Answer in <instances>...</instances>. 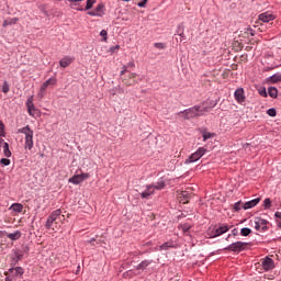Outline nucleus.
<instances>
[{"label":"nucleus","instance_id":"obj_1","mask_svg":"<svg viewBox=\"0 0 281 281\" xmlns=\"http://www.w3.org/2000/svg\"><path fill=\"white\" fill-rule=\"evenodd\" d=\"M210 106L202 104L193 105L189 109L178 112V115H182L183 120H194V117H202L205 113L210 112Z\"/></svg>","mask_w":281,"mask_h":281},{"label":"nucleus","instance_id":"obj_2","mask_svg":"<svg viewBox=\"0 0 281 281\" xmlns=\"http://www.w3.org/2000/svg\"><path fill=\"white\" fill-rule=\"evenodd\" d=\"M18 133H21L22 135H24L25 150H32V148H34V131H32V128H30V125L19 128Z\"/></svg>","mask_w":281,"mask_h":281},{"label":"nucleus","instance_id":"obj_3","mask_svg":"<svg viewBox=\"0 0 281 281\" xmlns=\"http://www.w3.org/2000/svg\"><path fill=\"white\" fill-rule=\"evenodd\" d=\"M205 153H207V148L199 147L195 153L191 154L188 159L184 160V164H195V161H199Z\"/></svg>","mask_w":281,"mask_h":281},{"label":"nucleus","instance_id":"obj_4","mask_svg":"<svg viewBox=\"0 0 281 281\" xmlns=\"http://www.w3.org/2000/svg\"><path fill=\"white\" fill-rule=\"evenodd\" d=\"M247 243L245 241H235L224 248L225 251H233L234 254H240V251H245L247 247Z\"/></svg>","mask_w":281,"mask_h":281},{"label":"nucleus","instance_id":"obj_5","mask_svg":"<svg viewBox=\"0 0 281 281\" xmlns=\"http://www.w3.org/2000/svg\"><path fill=\"white\" fill-rule=\"evenodd\" d=\"M26 108H27V113L31 115V117H38V109L34 105V95H31L26 100Z\"/></svg>","mask_w":281,"mask_h":281},{"label":"nucleus","instance_id":"obj_6","mask_svg":"<svg viewBox=\"0 0 281 281\" xmlns=\"http://www.w3.org/2000/svg\"><path fill=\"white\" fill-rule=\"evenodd\" d=\"M261 269L265 273L273 271V269H276V261H273L269 256L265 257L261 259Z\"/></svg>","mask_w":281,"mask_h":281},{"label":"nucleus","instance_id":"obj_7","mask_svg":"<svg viewBox=\"0 0 281 281\" xmlns=\"http://www.w3.org/2000/svg\"><path fill=\"white\" fill-rule=\"evenodd\" d=\"M60 214H63V211H60V209H57L55 211H53L49 216L47 217V221L45 223V227L47 229H52V226L54 225V222L58 220V216H60Z\"/></svg>","mask_w":281,"mask_h":281},{"label":"nucleus","instance_id":"obj_8","mask_svg":"<svg viewBox=\"0 0 281 281\" xmlns=\"http://www.w3.org/2000/svg\"><path fill=\"white\" fill-rule=\"evenodd\" d=\"M267 225H269V221H267V220H262L260 217H257L255 220V229L257 232H267V229H269V227H267Z\"/></svg>","mask_w":281,"mask_h":281},{"label":"nucleus","instance_id":"obj_9","mask_svg":"<svg viewBox=\"0 0 281 281\" xmlns=\"http://www.w3.org/2000/svg\"><path fill=\"white\" fill-rule=\"evenodd\" d=\"M234 98L238 104H243L246 100L245 97V89L244 88H237L234 92Z\"/></svg>","mask_w":281,"mask_h":281},{"label":"nucleus","instance_id":"obj_10","mask_svg":"<svg viewBox=\"0 0 281 281\" xmlns=\"http://www.w3.org/2000/svg\"><path fill=\"white\" fill-rule=\"evenodd\" d=\"M227 232H229V226L222 224L215 228L213 235H211V238H217V236H223V234H227Z\"/></svg>","mask_w":281,"mask_h":281},{"label":"nucleus","instance_id":"obj_11","mask_svg":"<svg viewBox=\"0 0 281 281\" xmlns=\"http://www.w3.org/2000/svg\"><path fill=\"white\" fill-rule=\"evenodd\" d=\"M258 19L262 23H269L270 21H276V15H273V13H271L270 11H266L263 13H260L258 15Z\"/></svg>","mask_w":281,"mask_h":281},{"label":"nucleus","instance_id":"obj_12","mask_svg":"<svg viewBox=\"0 0 281 281\" xmlns=\"http://www.w3.org/2000/svg\"><path fill=\"white\" fill-rule=\"evenodd\" d=\"M155 194V184H146L145 190L140 192V199H149Z\"/></svg>","mask_w":281,"mask_h":281},{"label":"nucleus","instance_id":"obj_13","mask_svg":"<svg viewBox=\"0 0 281 281\" xmlns=\"http://www.w3.org/2000/svg\"><path fill=\"white\" fill-rule=\"evenodd\" d=\"M9 273H11L14 278H23V273H25V269H23V267H12L9 269Z\"/></svg>","mask_w":281,"mask_h":281},{"label":"nucleus","instance_id":"obj_14","mask_svg":"<svg viewBox=\"0 0 281 281\" xmlns=\"http://www.w3.org/2000/svg\"><path fill=\"white\" fill-rule=\"evenodd\" d=\"M20 260H23V250L13 249L12 250V265H16Z\"/></svg>","mask_w":281,"mask_h":281},{"label":"nucleus","instance_id":"obj_15","mask_svg":"<svg viewBox=\"0 0 281 281\" xmlns=\"http://www.w3.org/2000/svg\"><path fill=\"white\" fill-rule=\"evenodd\" d=\"M175 247H177V243L170 239L169 241H166L159 246V251H168V249H175Z\"/></svg>","mask_w":281,"mask_h":281},{"label":"nucleus","instance_id":"obj_16","mask_svg":"<svg viewBox=\"0 0 281 281\" xmlns=\"http://www.w3.org/2000/svg\"><path fill=\"white\" fill-rule=\"evenodd\" d=\"M74 63V57L71 56H65L59 60V66L63 67V69H66V67H69Z\"/></svg>","mask_w":281,"mask_h":281},{"label":"nucleus","instance_id":"obj_17","mask_svg":"<svg viewBox=\"0 0 281 281\" xmlns=\"http://www.w3.org/2000/svg\"><path fill=\"white\" fill-rule=\"evenodd\" d=\"M153 265V260L145 259L136 266V271H146V268Z\"/></svg>","mask_w":281,"mask_h":281},{"label":"nucleus","instance_id":"obj_18","mask_svg":"<svg viewBox=\"0 0 281 281\" xmlns=\"http://www.w3.org/2000/svg\"><path fill=\"white\" fill-rule=\"evenodd\" d=\"M260 203V198H256L254 200H250L248 202H246L243 207L245 210H251V207H256L258 204Z\"/></svg>","mask_w":281,"mask_h":281},{"label":"nucleus","instance_id":"obj_19","mask_svg":"<svg viewBox=\"0 0 281 281\" xmlns=\"http://www.w3.org/2000/svg\"><path fill=\"white\" fill-rule=\"evenodd\" d=\"M57 80L56 77H50L48 80L44 81L41 86L42 91H47V87H49V85L54 86L56 85Z\"/></svg>","mask_w":281,"mask_h":281},{"label":"nucleus","instance_id":"obj_20","mask_svg":"<svg viewBox=\"0 0 281 281\" xmlns=\"http://www.w3.org/2000/svg\"><path fill=\"white\" fill-rule=\"evenodd\" d=\"M9 240H19L22 236L21 231H15L13 233H7L4 234Z\"/></svg>","mask_w":281,"mask_h":281},{"label":"nucleus","instance_id":"obj_21","mask_svg":"<svg viewBox=\"0 0 281 281\" xmlns=\"http://www.w3.org/2000/svg\"><path fill=\"white\" fill-rule=\"evenodd\" d=\"M68 183H72L74 186H80L82 183V178L80 175H75L74 177L69 178Z\"/></svg>","mask_w":281,"mask_h":281},{"label":"nucleus","instance_id":"obj_22","mask_svg":"<svg viewBox=\"0 0 281 281\" xmlns=\"http://www.w3.org/2000/svg\"><path fill=\"white\" fill-rule=\"evenodd\" d=\"M166 188V181L164 178L158 179L156 184H154V190H164Z\"/></svg>","mask_w":281,"mask_h":281},{"label":"nucleus","instance_id":"obj_23","mask_svg":"<svg viewBox=\"0 0 281 281\" xmlns=\"http://www.w3.org/2000/svg\"><path fill=\"white\" fill-rule=\"evenodd\" d=\"M10 210H12V212H18V214H21V212H23V204H21V203H13L10 206Z\"/></svg>","mask_w":281,"mask_h":281},{"label":"nucleus","instance_id":"obj_24","mask_svg":"<svg viewBox=\"0 0 281 281\" xmlns=\"http://www.w3.org/2000/svg\"><path fill=\"white\" fill-rule=\"evenodd\" d=\"M94 12L97 13V16H104V4L99 3L97 8L94 9Z\"/></svg>","mask_w":281,"mask_h":281},{"label":"nucleus","instance_id":"obj_25","mask_svg":"<svg viewBox=\"0 0 281 281\" xmlns=\"http://www.w3.org/2000/svg\"><path fill=\"white\" fill-rule=\"evenodd\" d=\"M269 80L273 85H276V82H281V72H277V74L272 75L271 77H269Z\"/></svg>","mask_w":281,"mask_h":281},{"label":"nucleus","instance_id":"obj_26","mask_svg":"<svg viewBox=\"0 0 281 281\" xmlns=\"http://www.w3.org/2000/svg\"><path fill=\"white\" fill-rule=\"evenodd\" d=\"M201 133H202L203 142H207V139H212V137L216 135L207 131H202Z\"/></svg>","mask_w":281,"mask_h":281},{"label":"nucleus","instance_id":"obj_27","mask_svg":"<svg viewBox=\"0 0 281 281\" xmlns=\"http://www.w3.org/2000/svg\"><path fill=\"white\" fill-rule=\"evenodd\" d=\"M3 155L7 158L12 157V151H10V145L8 143L3 144Z\"/></svg>","mask_w":281,"mask_h":281},{"label":"nucleus","instance_id":"obj_28","mask_svg":"<svg viewBox=\"0 0 281 281\" xmlns=\"http://www.w3.org/2000/svg\"><path fill=\"white\" fill-rule=\"evenodd\" d=\"M268 95H270V98H278V88L269 87L268 88Z\"/></svg>","mask_w":281,"mask_h":281},{"label":"nucleus","instance_id":"obj_29","mask_svg":"<svg viewBox=\"0 0 281 281\" xmlns=\"http://www.w3.org/2000/svg\"><path fill=\"white\" fill-rule=\"evenodd\" d=\"M100 36L102 37V41H103L104 43H106V41H109V32H106V30H102V31L100 32Z\"/></svg>","mask_w":281,"mask_h":281},{"label":"nucleus","instance_id":"obj_30","mask_svg":"<svg viewBox=\"0 0 281 281\" xmlns=\"http://www.w3.org/2000/svg\"><path fill=\"white\" fill-rule=\"evenodd\" d=\"M249 234H251V228L244 227L240 229V236H249Z\"/></svg>","mask_w":281,"mask_h":281},{"label":"nucleus","instance_id":"obj_31","mask_svg":"<svg viewBox=\"0 0 281 281\" xmlns=\"http://www.w3.org/2000/svg\"><path fill=\"white\" fill-rule=\"evenodd\" d=\"M267 114L270 117H276V115H278V112L276 111V108H270V109L267 110Z\"/></svg>","mask_w":281,"mask_h":281},{"label":"nucleus","instance_id":"obj_32","mask_svg":"<svg viewBox=\"0 0 281 281\" xmlns=\"http://www.w3.org/2000/svg\"><path fill=\"white\" fill-rule=\"evenodd\" d=\"M265 210H271V199L267 198L263 200Z\"/></svg>","mask_w":281,"mask_h":281},{"label":"nucleus","instance_id":"obj_33","mask_svg":"<svg viewBox=\"0 0 281 281\" xmlns=\"http://www.w3.org/2000/svg\"><path fill=\"white\" fill-rule=\"evenodd\" d=\"M181 32H186V25L183 23L178 24L176 33L181 34Z\"/></svg>","mask_w":281,"mask_h":281},{"label":"nucleus","instance_id":"obj_34","mask_svg":"<svg viewBox=\"0 0 281 281\" xmlns=\"http://www.w3.org/2000/svg\"><path fill=\"white\" fill-rule=\"evenodd\" d=\"M94 3H95V0H87L85 10H91Z\"/></svg>","mask_w":281,"mask_h":281},{"label":"nucleus","instance_id":"obj_35","mask_svg":"<svg viewBox=\"0 0 281 281\" xmlns=\"http://www.w3.org/2000/svg\"><path fill=\"white\" fill-rule=\"evenodd\" d=\"M10 91V85L8 81H4L2 85V93H8Z\"/></svg>","mask_w":281,"mask_h":281},{"label":"nucleus","instance_id":"obj_36","mask_svg":"<svg viewBox=\"0 0 281 281\" xmlns=\"http://www.w3.org/2000/svg\"><path fill=\"white\" fill-rule=\"evenodd\" d=\"M234 210H235V212H240V210H243V203L240 201L236 202L234 204Z\"/></svg>","mask_w":281,"mask_h":281},{"label":"nucleus","instance_id":"obj_37","mask_svg":"<svg viewBox=\"0 0 281 281\" xmlns=\"http://www.w3.org/2000/svg\"><path fill=\"white\" fill-rule=\"evenodd\" d=\"M246 34H250V36H256V31L251 29V26L246 27Z\"/></svg>","mask_w":281,"mask_h":281},{"label":"nucleus","instance_id":"obj_38","mask_svg":"<svg viewBox=\"0 0 281 281\" xmlns=\"http://www.w3.org/2000/svg\"><path fill=\"white\" fill-rule=\"evenodd\" d=\"M154 47H156V49H166V44H164V43H155Z\"/></svg>","mask_w":281,"mask_h":281},{"label":"nucleus","instance_id":"obj_39","mask_svg":"<svg viewBox=\"0 0 281 281\" xmlns=\"http://www.w3.org/2000/svg\"><path fill=\"white\" fill-rule=\"evenodd\" d=\"M0 164H1L2 166H10L11 161H10V159H8V158H1V159H0Z\"/></svg>","mask_w":281,"mask_h":281},{"label":"nucleus","instance_id":"obj_40","mask_svg":"<svg viewBox=\"0 0 281 281\" xmlns=\"http://www.w3.org/2000/svg\"><path fill=\"white\" fill-rule=\"evenodd\" d=\"M237 234H238V228H234L232 231V234H228V236L226 237V240H229L232 236H236Z\"/></svg>","mask_w":281,"mask_h":281},{"label":"nucleus","instance_id":"obj_41","mask_svg":"<svg viewBox=\"0 0 281 281\" xmlns=\"http://www.w3.org/2000/svg\"><path fill=\"white\" fill-rule=\"evenodd\" d=\"M259 95H261V98H267V95H268L267 89L262 88L261 90H259Z\"/></svg>","mask_w":281,"mask_h":281},{"label":"nucleus","instance_id":"obj_42","mask_svg":"<svg viewBox=\"0 0 281 281\" xmlns=\"http://www.w3.org/2000/svg\"><path fill=\"white\" fill-rule=\"evenodd\" d=\"M117 49H120V45H115V46L110 47L111 54H115V52H117Z\"/></svg>","mask_w":281,"mask_h":281},{"label":"nucleus","instance_id":"obj_43","mask_svg":"<svg viewBox=\"0 0 281 281\" xmlns=\"http://www.w3.org/2000/svg\"><path fill=\"white\" fill-rule=\"evenodd\" d=\"M146 3H148V0H143L142 2H138V8H146Z\"/></svg>","mask_w":281,"mask_h":281},{"label":"nucleus","instance_id":"obj_44","mask_svg":"<svg viewBox=\"0 0 281 281\" xmlns=\"http://www.w3.org/2000/svg\"><path fill=\"white\" fill-rule=\"evenodd\" d=\"M186 31H182L181 33L178 34V36H180V43L181 41L186 40Z\"/></svg>","mask_w":281,"mask_h":281},{"label":"nucleus","instance_id":"obj_45","mask_svg":"<svg viewBox=\"0 0 281 281\" xmlns=\"http://www.w3.org/2000/svg\"><path fill=\"white\" fill-rule=\"evenodd\" d=\"M79 177L81 178V181H85V179H89V173H81Z\"/></svg>","mask_w":281,"mask_h":281},{"label":"nucleus","instance_id":"obj_46","mask_svg":"<svg viewBox=\"0 0 281 281\" xmlns=\"http://www.w3.org/2000/svg\"><path fill=\"white\" fill-rule=\"evenodd\" d=\"M128 67L131 68L135 67V61H128L126 65V68L128 69Z\"/></svg>","mask_w":281,"mask_h":281},{"label":"nucleus","instance_id":"obj_47","mask_svg":"<svg viewBox=\"0 0 281 281\" xmlns=\"http://www.w3.org/2000/svg\"><path fill=\"white\" fill-rule=\"evenodd\" d=\"M89 16H98V13L94 11H90L88 12Z\"/></svg>","mask_w":281,"mask_h":281},{"label":"nucleus","instance_id":"obj_48","mask_svg":"<svg viewBox=\"0 0 281 281\" xmlns=\"http://www.w3.org/2000/svg\"><path fill=\"white\" fill-rule=\"evenodd\" d=\"M0 131L4 132L5 131V125L3 124L2 121H0Z\"/></svg>","mask_w":281,"mask_h":281},{"label":"nucleus","instance_id":"obj_49","mask_svg":"<svg viewBox=\"0 0 281 281\" xmlns=\"http://www.w3.org/2000/svg\"><path fill=\"white\" fill-rule=\"evenodd\" d=\"M37 95H38V98H43V95H45V91H42V88H41Z\"/></svg>","mask_w":281,"mask_h":281},{"label":"nucleus","instance_id":"obj_50","mask_svg":"<svg viewBox=\"0 0 281 281\" xmlns=\"http://www.w3.org/2000/svg\"><path fill=\"white\" fill-rule=\"evenodd\" d=\"M182 229H183V232H189V231H190V226L183 225V226H182Z\"/></svg>","mask_w":281,"mask_h":281},{"label":"nucleus","instance_id":"obj_51","mask_svg":"<svg viewBox=\"0 0 281 281\" xmlns=\"http://www.w3.org/2000/svg\"><path fill=\"white\" fill-rule=\"evenodd\" d=\"M126 69H127V68H126V66H123V67H122L121 76H124V74H125Z\"/></svg>","mask_w":281,"mask_h":281},{"label":"nucleus","instance_id":"obj_52","mask_svg":"<svg viewBox=\"0 0 281 281\" xmlns=\"http://www.w3.org/2000/svg\"><path fill=\"white\" fill-rule=\"evenodd\" d=\"M274 216H276V218H279V220H280V218H281V212H276V213H274Z\"/></svg>","mask_w":281,"mask_h":281},{"label":"nucleus","instance_id":"obj_53","mask_svg":"<svg viewBox=\"0 0 281 281\" xmlns=\"http://www.w3.org/2000/svg\"><path fill=\"white\" fill-rule=\"evenodd\" d=\"M82 0H69L70 3H80Z\"/></svg>","mask_w":281,"mask_h":281},{"label":"nucleus","instance_id":"obj_54","mask_svg":"<svg viewBox=\"0 0 281 281\" xmlns=\"http://www.w3.org/2000/svg\"><path fill=\"white\" fill-rule=\"evenodd\" d=\"M4 281H15V279H14V278L7 277V278L4 279Z\"/></svg>","mask_w":281,"mask_h":281},{"label":"nucleus","instance_id":"obj_55","mask_svg":"<svg viewBox=\"0 0 281 281\" xmlns=\"http://www.w3.org/2000/svg\"><path fill=\"white\" fill-rule=\"evenodd\" d=\"M243 148H245V150H247V148H249V143L244 144Z\"/></svg>","mask_w":281,"mask_h":281},{"label":"nucleus","instance_id":"obj_56","mask_svg":"<svg viewBox=\"0 0 281 281\" xmlns=\"http://www.w3.org/2000/svg\"><path fill=\"white\" fill-rule=\"evenodd\" d=\"M277 227H279V229H281V218H280V221H277Z\"/></svg>","mask_w":281,"mask_h":281},{"label":"nucleus","instance_id":"obj_57","mask_svg":"<svg viewBox=\"0 0 281 281\" xmlns=\"http://www.w3.org/2000/svg\"><path fill=\"white\" fill-rule=\"evenodd\" d=\"M16 21H19V18H13V19L11 20V23H16Z\"/></svg>","mask_w":281,"mask_h":281},{"label":"nucleus","instance_id":"obj_58","mask_svg":"<svg viewBox=\"0 0 281 281\" xmlns=\"http://www.w3.org/2000/svg\"><path fill=\"white\" fill-rule=\"evenodd\" d=\"M88 243H95V238H92V239L89 240Z\"/></svg>","mask_w":281,"mask_h":281},{"label":"nucleus","instance_id":"obj_59","mask_svg":"<svg viewBox=\"0 0 281 281\" xmlns=\"http://www.w3.org/2000/svg\"><path fill=\"white\" fill-rule=\"evenodd\" d=\"M154 250H155V251H160V250H159V246H157Z\"/></svg>","mask_w":281,"mask_h":281},{"label":"nucleus","instance_id":"obj_60","mask_svg":"<svg viewBox=\"0 0 281 281\" xmlns=\"http://www.w3.org/2000/svg\"><path fill=\"white\" fill-rule=\"evenodd\" d=\"M5 25H8V22H7V21H4V23H3V27H5Z\"/></svg>","mask_w":281,"mask_h":281},{"label":"nucleus","instance_id":"obj_61","mask_svg":"<svg viewBox=\"0 0 281 281\" xmlns=\"http://www.w3.org/2000/svg\"><path fill=\"white\" fill-rule=\"evenodd\" d=\"M0 234H5V231H0Z\"/></svg>","mask_w":281,"mask_h":281},{"label":"nucleus","instance_id":"obj_62","mask_svg":"<svg viewBox=\"0 0 281 281\" xmlns=\"http://www.w3.org/2000/svg\"><path fill=\"white\" fill-rule=\"evenodd\" d=\"M215 105H216V103H214V104L211 106V109H214Z\"/></svg>","mask_w":281,"mask_h":281},{"label":"nucleus","instance_id":"obj_63","mask_svg":"<svg viewBox=\"0 0 281 281\" xmlns=\"http://www.w3.org/2000/svg\"><path fill=\"white\" fill-rule=\"evenodd\" d=\"M123 1H125L126 3H128V1H131V0H123Z\"/></svg>","mask_w":281,"mask_h":281},{"label":"nucleus","instance_id":"obj_64","mask_svg":"<svg viewBox=\"0 0 281 281\" xmlns=\"http://www.w3.org/2000/svg\"><path fill=\"white\" fill-rule=\"evenodd\" d=\"M79 11H82L83 9H78Z\"/></svg>","mask_w":281,"mask_h":281}]
</instances>
